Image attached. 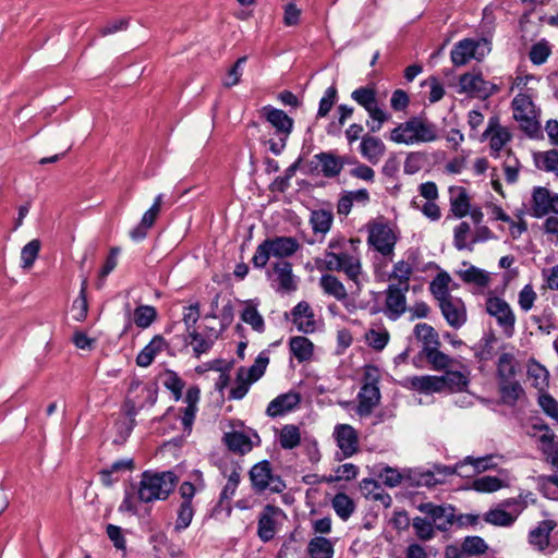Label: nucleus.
Wrapping results in <instances>:
<instances>
[{"mask_svg":"<svg viewBox=\"0 0 558 558\" xmlns=\"http://www.w3.org/2000/svg\"><path fill=\"white\" fill-rule=\"evenodd\" d=\"M177 476L171 471L153 473L145 471L138 486V499L143 502L163 500L174 489Z\"/></svg>","mask_w":558,"mask_h":558,"instance_id":"f03ea898","label":"nucleus"},{"mask_svg":"<svg viewBox=\"0 0 558 558\" xmlns=\"http://www.w3.org/2000/svg\"><path fill=\"white\" fill-rule=\"evenodd\" d=\"M331 506L337 515L347 521L355 510L354 501L344 493H338L331 500Z\"/></svg>","mask_w":558,"mask_h":558,"instance_id":"79ce46f5","label":"nucleus"},{"mask_svg":"<svg viewBox=\"0 0 558 558\" xmlns=\"http://www.w3.org/2000/svg\"><path fill=\"white\" fill-rule=\"evenodd\" d=\"M471 227L468 222L462 221L459 223L453 231V244L457 250H473L471 244Z\"/></svg>","mask_w":558,"mask_h":558,"instance_id":"09e8293b","label":"nucleus"},{"mask_svg":"<svg viewBox=\"0 0 558 558\" xmlns=\"http://www.w3.org/2000/svg\"><path fill=\"white\" fill-rule=\"evenodd\" d=\"M166 341L162 336H155L150 342L136 356V364L141 367L149 366L155 356L163 350Z\"/></svg>","mask_w":558,"mask_h":558,"instance_id":"7c9ffc66","label":"nucleus"},{"mask_svg":"<svg viewBox=\"0 0 558 558\" xmlns=\"http://www.w3.org/2000/svg\"><path fill=\"white\" fill-rule=\"evenodd\" d=\"M86 288L87 279H84L82 282L80 295L77 296V299L74 300L72 305L73 318L76 322H83L87 316L88 303L86 299Z\"/></svg>","mask_w":558,"mask_h":558,"instance_id":"864d4df0","label":"nucleus"},{"mask_svg":"<svg viewBox=\"0 0 558 558\" xmlns=\"http://www.w3.org/2000/svg\"><path fill=\"white\" fill-rule=\"evenodd\" d=\"M278 442L284 450H291L301 444L300 427L294 424H286L281 427L278 435Z\"/></svg>","mask_w":558,"mask_h":558,"instance_id":"c9c22d12","label":"nucleus"},{"mask_svg":"<svg viewBox=\"0 0 558 558\" xmlns=\"http://www.w3.org/2000/svg\"><path fill=\"white\" fill-rule=\"evenodd\" d=\"M367 241L381 255L389 256L393 253L397 238L388 225L375 222L368 227Z\"/></svg>","mask_w":558,"mask_h":558,"instance_id":"9b49d317","label":"nucleus"},{"mask_svg":"<svg viewBox=\"0 0 558 558\" xmlns=\"http://www.w3.org/2000/svg\"><path fill=\"white\" fill-rule=\"evenodd\" d=\"M292 317L293 323L300 331L310 333L315 330L316 323L314 319V313L307 302H299L292 310Z\"/></svg>","mask_w":558,"mask_h":558,"instance_id":"b1692460","label":"nucleus"},{"mask_svg":"<svg viewBox=\"0 0 558 558\" xmlns=\"http://www.w3.org/2000/svg\"><path fill=\"white\" fill-rule=\"evenodd\" d=\"M219 333L214 329H210L207 336H203L195 329L189 332V338L191 339L190 344L193 347V352L196 357H199L202 354L207 353L216 339H218Z\"/></svg>","mask_w":558,"mask_h":558,"instance_id":"c85d7f7f","label":"nucleus"},{"mask_svg":"<svg viewBox=\"0 0 558 558\" xmlns=\"http://www.w3.org/2000/svg\"><path fill=\"white\" fill-rule=\"evenodd\" d=\"M460 277L464 282L475 283L480 287L487 286L489 281L487 274L475 266H470L468 269L461 271Z\"/></svg>","mask_w":558,"mask_h":558,"instance_id":"680f3d73","label":"nucleus"},{"mask_svg":"<svg viewBox=\"0 0 558 558\" xmlns=\"http://www.w3.org/2000/svg\"><path fill=\"white\" fill-rule=\"evenodd\" d=\"M332 214L328 210H314L311 215V225L315 233H327L332 223Z\"/></svg>","mask_w":558,"mask_h":558,"instance_id":"8fccbe9b","label":"nucleus"},{"mask_svg":"<svg viewBox=\"0 0 558 558\" xmlns=\"http://www.w3.org/2000/svg\"><path fill=\"white\" fill-rule=\"evenodd\" d=\"M386 153V145L381 138L365 134L360 143V154L372 165H376Z\"/></svg>","mask_w":558,"mask_h":558,"instance_id":"5701e85b","label":"nucleus"},{"mask_svg":"<svg viewBox=\"0 0 558 558\" xmlns=\"http://www.w3.org/2000/svg\"><path fill=\"white\" fill-rule=\"evenodd\" d=\"M488 51L489 48L486 40L464 38L453 46L450 57L454 65L461 66L472 59L481 60Z\"/></svg>","mask_w":558,"mask_h":558,"instance_id":"1a4fd4ad","label":"nucleus"},{"mask_svg":"<svg viewBox=\"0 0 558 558\" xmlns=\"http://www.w3.org/2000/svg\"><path fill=\"white\" fill-rule=\"evenodd\" d=\"M462 368L463 371L446 369L445 373L439 376L444 391L452 393L462 392L468 389L470 384V372L465 366Z\"/></svg>","mask_w":558,"mask_h":558,"instance_id":"4be33fe9","label":"nucleus"},{"mask_svg":"<svg viewBox=\"0 0 558 558\" xmlns=\"http://www.w3.org/2000/svg\"><path fill=\"white\" fill-rule=\"evenodd\" d=\"M272 289L282 294H290L298 289V278L292 270V264L287 260H279L272 264L268 272Z\"/></svg>","mask_w":558,"mask_h":558,"instance_id":"9d476101","label":"nucleus"},{"mask_svg":"<svg viewBox=\"0 0 558 558\" xmlns=\"http://www.w3.org/2000/svg\"><path fill=\"white\" fill-rule=\"evenodd\" d=\"M290 350L293 356L300 362L310 361L313 356L314 345L310 339L303 336H295L290 339Z\"/></svg>","mask_w":558,"mask_h":558,"instance_id":"473e14b6","label":"nucleus"},{"mask_svg":"<svg viewBox=\"0 0 558 558\" xmlns=\"http://www.w3.org/2000/svg\"><path fill=\"white\" fill-rule=\"evenodd\" d=\"M194 509L191 501H182L178 510V517L174 525L177 532L185 530L192 522Z\"/></svg>","mask_w":558,"mask_h":558,"instance_id":"bf43d9fd","label":"nucleus"},{"mask_svg":"<svg viewBox=\"0 0 558 558\" xmlns=\"http://www.w3.org/2000/svg\"><path fill=\"white\" fill-rule=\"evenodd\" d=\"M412 271L413 268L409 263L400 260L395 264L390 278L398 281L397 283H395V286L402 287L403 289H409L410 277L412 275Z\"/></svg>","mask_w":558,"mask_h":558,"instance_id":"603ef678","label":"nucleus"},{"mask_svg":"<svg viewBox=\"0 0 558 558\" xmlns=\"http://www.w3.org/2000/svg\"><path fill=\"white\" fill-rule=\"evenodd\" d=\"M157 318V311L150 305L137 306L134 311L133 320L138 328L149 327Z\"/></svg>","mask_w":558,"mask_h":558,"instance_id":"3c124183","label":"nucleus"},{"mask_svg":"<svg viewBox=\"0 0 558 558\" xmlns=\"http://www.w3.org/2000/svg\"><path fill=\"white\" fill-rule=\"evenodd\" d=\"M438 305L444 318L450 327L459 329L466 323V308L460 298H449Z\"/></svg>","mask_w":558,"mask_h":558,"instance_id":"dca6fc26","label":"nucleus"},{"mask_svg":"<svg viewBox=\"0 0 558 558\" xmlns=\"http://www.w3.org/2000/svg\"><path fill=\"white\" fill-rule=\"evenodd\" d=\"M460 550L464 551L466 557L471 555H481L487 550V545L480 536H468L464 538Z\"/></svg>","mask_w":558,"mask_h":558,"instance_id":"e2e57ef3","label":"nucleus"},{"mask_svg":"<svg viewBox=\"0 0 558 558\" xmlns=\"http://www.w3.org/2000/svg\"><path fill=\"white\" fill-rule=\"evenodd\" d=\"M351 98L368 113L371 121H366V125L369 132H379L383 125L391 119V114L380 106L374 86L367 85L354 89L351 93Z\"/></svg>","mask_w":558,"mask_h":558,"instance_id":"20e7f679","label":"nucleus"},{"mask_svg":"<svg viewBox=\"0 0 558 558\" xmlns=\"http://www.w3.org/2000/svg\"><path fill=\"white\" fill-rule=\"evenodd\" d=\"M412 526L416 537L423 542L430 541L435 536L436 527L425 518L415 517L412 520Z\"/></svg>","mask_w":558,"mask_h":558,"instance_id":"6e6d98bb","label":"nucleus"},{"mask_svg":"<svg viewBox=\"0 0 558 558\" xmlns=\"http://www.w3.org/2000/svg\"><path fill=\"white\" fill-rule=\"evenodd\" d=\"M501 480L495 476H483L476 478L472 484L473 489L480 493H493L501 488Z\"/></svg>","mask_w":558,"mask_h":558,"instance_id":"0e129e2a","label":"nucleus"},{"mask_svg":"<svg viewBox=\"0 0 558 558\" xmlns=\"http://www.w3.org/2000/svg\"><path fill=\"white\" fill-rule=\"evenodd\" d=\"M512 135L506 126H502L498 116L488 119L486 130L482 134V141H489L490 155L498 157L500 150L511 141Z\"/></svg>","mask_w":558,"mask_h":558,"instance_id":"f8f14e48","label":"nucleus"},{"mask_svg":"<svg viewBox=\"0 0 558 558\" xmlns=\"http://www.w3.org/2000/svg\"><path fill=\"white\" fill-rule=\"evenodd\" d=\"M409 289L397 287L395 283H390L386 290V302L384 314L390 320H397L407 311V298L405 293Z\"/></svg>","mask_w":558,"mask_h":558,"instance_id":"4468645a","label":"nucleus"},{"mask_svg":"<svg viewBox=\"0 0 558 558\" xmlns=\"http://www.w3.org/2000/svg\"><path fill=\"white\" fill-rule=\"evenodd\" d=\"M377 369L367 367L364 374V384L357 395L359 405L357 414L361 416L369 415L380 400V391L377 385Z\"/></svg>","mask_w":558,"mask_h":558,"instance_id":"6e6552de","label":"nucleus"},{"mask_svg":"<svg viewBox=\"0 0 558 558\" xmlns=\"http://www.w3.org/2000/svg\"><path fill=\"white\" fill-rule=\"evenodd\" d=\"M459 85L461 92L480 98H486L493 94V86L483 78L481 73H464L460 76Z\"/></svg>","mask_w":558,"mask_h":558,"instance_id":"6ab92c4d","label":"nucleus"},{"mask_svg":"<svg viewBox=\"0 0 558 558\" xmlns=\"http://www.w3.org/2000/svg\"><path fill=\"white\" fill-rule=\"evenodd\" d=\"M517 373L515 357L512 353L500 354L497 362V376L499 380L512 379Z\"/></svg>","mask_w":558,"mask_h":558,"instance_id":"de8ad7c7","label":"nucleus"},{"mask_svg":"<svg viewBox=\"0 0 558 558\" xmlns=\"http://www.w3.org/2000/svg\"><path fill=\"white\" fill-rule=\"evenodd\" d=\"M521 509H514L513 511H506L502 508L490 509L485 513V522L496 526H510L517 520Z\"/></svg>","mask_w":558,"mask_h":558,"instance_id":"f704fd0d","label":"nucleus"},{"mask_svg":"<svg viewBox=\"0 0 558 558\" xmlns=\"http://www.w3.org/2000/svg\"><path fill=\"white\" fill-rule=\"evenodd\" d=\"M319 287L323 292L337 301L343 302L348 298L344 284L333 275L325 274L319 278Z\"/></svg>","mask_w":558,"mask_h":558,"instance_id":"cd10ccee","label":"nucleus"},{"mask_svg":"<svg viewBox=\"0 0 558 558\" xmlns=\"http://www.w3.org/2000/svg\"><path fill=\"white\" fill-rule=\"evenodd\" d=\"M223 442L234 453L245 454L253 448L251 438L242 432H230L223 435Z\"/></svg>","mask_w":558,"mask_h":558,"instance_id":"2f4dec72","label":"nucleus"},{"mask_svg":"<svg viewBox=\"0 0 558 558\" xmlns=\"http://www.w3.org/2000/svg\"><path fill=\"white\" fill-rule=\"evenodd\" d=\"M241 472L242 468L236 463H232L230 466H226L222 470V474L227 478V483L223 486L219 497V504L221 506L225 504V501H229L234 496L241 482Z\"/></svg>","mask_w":558,"mask_h":558,"instance_id":"393cba45","label":"nucleus"},{"mask_svg":"<svg viewBox=\"0 0 558 558\" xmlns=\"http://www.w3.org/2000/svg\"><path fill=\"white\" fill-rule=\"evenodd\" d=\"M449 282L450 277L446 272L438 274L430 282L429 290L434 298L438 301V304L453 296L449 292Z\"/></svg>","mask_w":558,"mask_h":558,"instance_id":"a18cd8bd","label":"nucleus"},{"mask_svg":"<svg viewBox=\"0 0 558 558\" xmlns=\"http://www.w3.org/2000/svg\"><path fill=\"white\" fill-rule=\"evenodd\" d=\"M450 206L452 214L457 218H463L469 214L471 205L464 189H459L458 194L451 198Z\"/></svg>","mask_w":558,"mask_h":558,"instance_id":"5fc2aeb1","label":"nucleus"},{"mask_svg":"<svg viewBox=\"0 0 558 558\" xmlns=\"http://www.w3.org/2000/svg\"><path fill=\"white\" fill-rule=\"evenodd\" d=\"M301 402V396L295 391H288L281 393L271 400L266 409V414L269 417L281 416L294 410Z\"/></svg>","mask_w":558,"mask_h":558,"instance_id":"412c9836","label":"nucleus"},{"mask_svg":"<svg viewBox=\"0 0 558 558\" xmlns=\"http://www.w3.org/2000/svg\"><path fill=\"white\" fill-rule=\"evenodd\" d=\"M260 114L275 129L277 140L270 138L267 143L269 150L274 155L279 156L286 148L287 141L293 130L294 121L283 110L269 105L260 109Z\"/></svg>","mask_w":558,"mask_h":558,"instance_id":"39448f33","label":"nucleus"},{"mask_svg":"<svg viewBox=\"0 0 558 558\" xmlns=\"http://www.w3.org/2000/svg\"><path fill=\"white\" fill-rule=\"evenodd\" d=\"M556 522L553 520L542 521L529 534L530 543L538 546L541 549L545 548L549 542V534L556 527Z\"/></svg>","mask_w":558,"mask_h":558,"instance_id":"e433bc0d","label":"nucleus"},{"mask_svg":"<svg viewBox=\"0 0 558 558\" xmlns=\"http://www.w3.org/2000/svg\"><path fill=\"white\" fill-rule=\"evenodd\" d=\"M422 355L427 360L432 368L438 372L446 371L456 363L452 357L441 352L439 347L430 348Z\"/></svg>","mask_w":558,"mask_h":558,"instance_id":"4c0bfd02","label":"nucleus"},{"mask_svg":"<svg viewBox=\"0 0 558 558\" xmlns=\"http://www.w3.org/2000/svg\"><path fill=\"white\" fill-rule=\"evenodd\" d=\"M496 457L493 454H487L480 458H473L471 456L463 459L465 462L466 473H471V476L477 473H482L484 471L496 468V463H494V459Z\"/></svg>","mask_w":558,"mask_h":558,"instance_id":"a19ab883","label":"nucleus"},{"mask_svg":"<svg viewBox=\"0 0 558 558\" xmlns=\"http://www.w3.org/2000/svg\"><path fill=\"white\" fill-rule=\"evenodd\" d=\"M347 162L345 157H339L330 151L316 154L311 161V171L320 166V172L326 178H335L340 174Z\"/></svg>","mask_w":558,"mask_h":558,"instance_id":"f3484780","label":"nucleus"},{"mask_svg":"<svg viewBox=\"0 0 558 558\" xmlns=\"http://www.w3.org/2000/svg\"><path fill=\"white\" fill-rule=\"evenodd\" d=\"M527 375L533 380V387L538 391L543 392L548 387L549 373L538 362L532 361L529 364Z\"/></svg>","mask_w":558,"mask_h":558,"instance_id":"37998d69","label":"nucleus"},{"mask_svg":"<svg viewBox=\"0 0 558 558\" xmlns=\"http://www.w3.org/2000/svg\"><path fill=\"white\" fill-rule=\"evenodd\" d=\"M367 343L375 350H383L389 341V332L387 330L371 329L366 333Z\"/></svg>","mask_w":558,"mask_h":558,"instance_id":"774afa93","label":"nucleus"},{"mask_svg":"<svg viewBox=\"0 0 558 558\" xmlns=\"http://www.w3.org/2000/svg\"><path fill=\"white\" fill-rule=\"evenodd\" d=\"M340 264V271H343L348 279L354 282L356 290L360 291L362 286L360 281V276L362 275L360 259L349 253H341Z\"/></svg>","mask_w":558,"mask_h":558,"instance_id":"c756f323","label":"nucleus"},{"mask_svg":"<svg viewBox=\"0 0 558 558\" xmlns=\"http://www.w3.org/2000/svg\"><path fill=\"white\" fill-rule=\"evenodd\" d=\"M300 247V242L293 236L266 239L256 247L252 263L256 268H264L270 257L286 260L284 258L294 255Z\"/></svg>","mask_w":558,"mask_h":558,"instance_id":"7ed1b4c3","label":"nucleus"},{"mask_svg":"<svg viewBox=\"0 0 558 558\" xmlns=\"http://www.w3.org/2000/svg\"><path fill=\"white\" fill-rule=\"evenodd\" d=\"M513 118L520 129L530 137H537L541 131L538 113L530 96L518 94L512 102Z\"/></svg>","mask_w":558,"mask_h":558,"instance_id":"423d86ee","label":"nucleus"},{"mask_svg":"<svg viewBox=\"0 0 558 558\" xmlns=\"http://www.w3.org/2000/svg\"><path fill=\"white\" fill-rule=\"evenodd\" d=\"M417 510L430 518L436 530L447 531L453 523V508L450 506L422 502L417 506Z\"/></svg>","mask_w":558,"mask_h":558,"instance_id":"2eb2a0df","label":"nucleus"},{"mask_svg":"<svg viewBox=\"0 0 558 558\" xmlns=\"http://www.w3.org/2000/svg\"><path fill=\"white\" fill-rule=\"evenodd\" d=\"M333 435L343 457H351L357 451L359 438L355 429L351 425H337Z\"/></svg>","mask_w":558,"mask_h":558,"instance_id":"aec40b11","label":"nucleus"},{"mask_svg":"<svg viewBox=\"0 0 558 558\" xmlns=\"http://www.w3.org/2000/svg\"><path fill=\"white\" fill-rule=\"evenodd\" d=\"M413 333L415 338L423 343L421 354L427 352L428 349L440 347L439 335L435 328L426 323H418L414 326Z\"/></svg>","mask_w":558,"mask_h":558,"instance_id":"bb28decb","label":"nucleus"},{"mask_svg":"<svg viewBox=\"0 0 558 558\" xmlns=\"http://www.w3.org/2000/svg\"><path fill=\"white\" fill-rule=\"evenodd\" d=\"M499 392L505 404L514 405L524 393V390L521 384L512 378L499 380Z\"/></svg>","mask_w":558,"mask_h":558,"instance_id":"72a5a7b5","label":"nucleus"},{"mask_svg":"<svg viewBox=\"0 0 558 558\" xmlns=\"http://www.w3.org/2000/svg\"><path fill=\"white\" fill-rule=\"evenodd\" d=\"M538 405L547 416L558 423V401L551 395L543 391L538 397Z\"/></svg>","mask_w":558,"mask_h":558,"instance_id":"69168bd1","label":"nucleus"},{"mask_svg":"<svg viewBox=\"0 0 558 558\" xmlns=\"http://www.w3.org/2000/svg\"><path fill=\"white\" fill-rule=\"evenodd\" d=\"M268 363L269 357L266 354L260 353L250 368H239V377L242 378L243 376H245L252 383H255L264 375Z\"/></svg>","mask_w":558,"mask_h":558,"instance_id":"c03bdc74","label":"nucleus"},{"mask_svg":"<svg viewBox=\"0 0 558 558\" xmlns=\"http://www.w3.org/2000/svg\"><path fill=\"white\" fill-rule=\"evenodd\" d=\"M437 138V130L434 123L423 117H411L399 123L390 132V141L397 144L413 145L428 143Z\"/></svg>","mask_w":558,"mask_h":558,"instance_id":"f257e3e1","label":"nucleus"},{"mask_svg":"<svg viewBox=\"0 0 558 558\" xmlns=\"http://www.w3.org/2000/svg\"><path fill=\"white\" fill-rule=\"evenodd\" d=\"M551 196L549 191L545 187H536L533 192V215L535 217H543L548 214Z\"/></svg>","mask_w":558,"mask_h":558,"instance_id":"49530a36","label":"nucleus"},{"mask_svg":"<svg viewBox=\"0 0 558 558\" xmlns=\"http://www.w3.org/2000/svg\"><path fill=\"white\" fill-rule=\"evenodd\" d=\"M248 475L252 488L256 493H263L267 489L272 493H281L287 487L281 477L272 473L270 462L267 460L254 464Z\"/></svg>","mask_w":558,"mask_h":558,"instance_id":"0eeeda50","label":"nucleus"},{"mask_svg":"<svg viewBox=\"0 0 558 558\" xmlns=\"http://www.w3.org/2000/svg\"><path fill=\"white\" fill-rule=\"evenodd\" d=\"M163 385L167 389H169L174 399L178 401L182 397V391L184 389V381L177 375V373L172 371H168L166 373V379L163 381Z\"/></svg>","mask_w":558,"mask_h":558,"instance_id":"338daca9","label":"nucleus"},{"mask_svg":"<svg viewBox=\"0 0 558 558\" xmlns=\"http://www.w3.org/2000/svg\"><path fill=\"white\" fill-rule=\"evenodd\" d=\"M338 98V89L336 84H332L329 86L326 90L324 96L322 97L319 101V107L317 111V118H325L328 116L330 110L332 109L333 105L336 104Z\"/></svg>","mask_w":558,"mask_h":558,"instance_id":"13d9d810","label":"nucleus"},{"mask_svg":"<svg viewBox=\"0 0 558 558\" xmlns=\"http://www.w3.org/2000/svg\"><path fill=\"white\" fill-rule=\"evenodd\" d=\"M486 311L496 318L506 335L512 336L515 316L510 305L504 299L497 296L489 298L486 302Z\"/></svg>","mask_w":558,"mask_h":558,"instance_id":"ddd939ff","label":"nucleus"},{"mask_svg":"<svg viewBox=\"0 0 558 558\" xmlns=\"http://www.w3.org/2000/svg\"><path fill=\"white\" fill-rule=\"evenodd\" d=\"M408 480L411 486L416 487L424 486L430 488L444 483V480L438 478L434 471H411Z\"/></svg>","mask_w":558,"mask_h":558,"instance_id":"ea45409f","label":"nucleus"},{"mask_svg":"<svg viewBox=\"0 0 558 558\" xmlns=\"http://www.w3.org/2000/svg\"><path fill=\"white\" fill-rule=\"evenodd\" d=\"M282 510L274 505H266L258 517L257 535L264 543L269 542L276 534V518Z\"/></svg>","mask_w":558,"mask_h":558,"instance_id":"a211bd4d","label":"nucleus"},{"mask_svg":"<svg viewBox=\"0 0 558 558\" xmlns=\"http://www.w3.org/2000/svg\"><path fill=\"white\" fill-rule=\"evenodd\" d=\"M307 551L311 558H332L333 544L326 537L316 536L310 541Z\"/></svg>","mask_w":558,"mask_h":558,"instance_id":"58836bf2","label":"nucleus"},{"mask_svg":"<svg viewBox=\"0 0 558 558\" xmlns=\"http://www.w3.org/2000/svg\"><path fill=\"white\" fill-rule=\"evenodd\" d=\"M407 383L412 389L421 393H439L444 391L439 376H413L407 378Z\"/></svg>","mask_w":558,"mask_h":558,"instance_id":"a878e982","label":"nucleus"},{"mask_svg":"<svg viewBox=\"0 0 558 558\" xmlns=\"http://www.w3.org/2000/svg\"><path fill=\"white\" fill-rule=\"evenodd\" d=\"M241 319L248 324L255 331L264 332L265 322L257 308L252 304H247L241 313Z\"/></svg>","mask_w":558,"mask_h":558,"instance_id":"4d7b16f0","label":"nucleus"},{"mask_svg":"<svg viewBox=\"0 0 558 558\" xmlns=\"http://www.w3.org/2000/svg\"><path fill=\"white\" fill-rule=\"evenodd\" d=\"M40 250V241L39 240H32L28 242L21 251V260H22V267L24 269H29L36 258L38 257V253Z\"/></svg>","mask_w":558,"mask_h":558,"instance_id":"052dcab7","label":"nucleus"}]
</instances>
